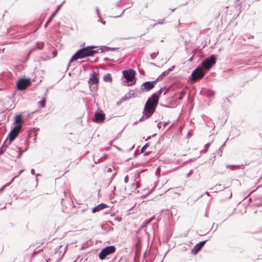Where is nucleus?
<instances>
[{
  "label": "nucleus",
  "instance_id": "nucleus-61",
  "mask_svg": "<svg viewBox=\"0 0 262 262\" xmlns=\"http://www.w3.org/2000/svg\"><path fill=\"white\" fill-rule=\"evenodd\" d=\"M261 248H262V247H261Z\"/></svg>",
  "mask_w": 262,
  "mask_h": 262
},
{
  "label": "nucleus",
  "instance_id": "nucleus-59",
  "mask_svg": "<svg viewBox=\"0 0 262 262\" xmlns=\"http://www.w3.org/2000/svg\"><path fill=\"white\" fill-rule=\"evenodd\" d=\"M171 127V126H170V127H169V128H168V130L169 128H170V127Z\"/></svg>",
  "mask_w": 262,
  "mask_h": 262
},
{
  "label": "nucleus",
  "instance_id": "nucleus-22",
  "mask_svg": "<svg viewBox=\"0 0 262 262\" xmlns=\"http://www.w3.org/2000/svg\"><path fill=\"white\" fill-rule=\"evenodd\" d=\"M7 140H8L6 139V140L5 141V142H4V143L2 145V147H3L4 149H5V148L6 149V148L10 144V143H9V142L7 143Z\"/></svg>",
  "mask_w": 262,
  "mask_h": 262
},
{
  "label": "nucleus",
  "instance_id": "nucleus-11",
  "mask_svg": "<svg viewBox=\"0 0 262 262\" xmlns=\"http://www.w3.org/2000/svg\"><path fill=\"white\" fill-rule=\"evenodd\" d=\"M206 242V241H203L197 244L192 249V252L194 254H196L201 249V248L205 244Z\"/></svg>",
  "mask_w": 262,
  "mask_h": 262
},
{
  "label": "nucleus",
  "instance_id": "nucleus-4",
  "mask_svg": "<svg viewBox=\"0 0 262 262\" xmlns=\"http://www.w3.org/2000/svg\"><path fill=\"white\" fill-rule=\"evenodd\" d=\"M21 125H16L11 130L8 134L7 140H9V143H11L19 134L21 129Z\"/></svg>",
  "mask_w": 262,
  "mask_h": 262
},
{
  "label": "nucleus",
  "instance_id": "nucleus-32",
  "mask_svg": "<svg viewBox=\"0 0 262 262\" xmlns=\"http://www.w3.org/2000/svg\"><path fill=\"white\" fill-rule=\"evenodd\" d=\"M57 12H58V11H56V10H55L54 12V13L51 15V18H53L55 16V15L56 14V13Z\"/></svg>",
  "mask_w": 262,
  "mask_h": 262
},
{
  "label": "nucleus",
  "instance_id": "nucleus-16",
  "mask_svg": "<svg viewBox=\"0 0 262 262\" xmlns=\"http://www.w3.org/2000/svg\"><path fill=\"white\" fill-rule=\"evenodd\" d=\"M67 246L63 247V246H60L59 247L58 251L60 253H62V255H63L66 251V248Z\"/></svg>",
  "mask_w": 262,
  "mask_h": 262
},
{
  "label": "nucleus",
  "instance_id": "nucleus-14",
  "mask_svg": "<svg viewBox=\"0 0 262 262\" xmlns=\"http://www.w3.org/2000/svg\"><path fill=\"white\" fill-rule=\"evenodd\" d=\"M22 116L21 114L17 115L15 117L14 123L17 125H21Z\"/></svg>",
  "mask_w": 262,
  "mask_h": 262
},
{
  "label": "nucleus",
  "instance_id": "nucleus-28",
  "mask_svg": "<svg viewBox=\"0 0 262 262\" xmlns=\"http://www.w3.org/2000/svg\"><path fill=\"white\" fill-rule=\"evenodd\" d=\"M214 92H212V91H209V93H208L207 95L209 96V97H212L214 95Z\"/></svg>",
  "mask_w": 262,
  "mask_h": 262
},
{
  "label": "nucleus",
  "instance_id": "nucleus-8",
  "mask_svg": "<svg viewBox=\"0 0 262 262\" xmlns=\"http://www.w3.org/2000/svg\"><path fill=\"white\" fill-rule=\"evenodd\" d=\"M123 75L127 81H133L135 77V71L132 69L123 71Z\"/></svg>",
  "mask_w": 262,
  "mask_h": 262
},
{
  "label": "nucleus",
  "instance_id": "nucleus-49",
  "mask_svg": "<svg viewBox=\"0 0 262 262\" xmlns=\"http://www.w3.org/2000/svg\"><path fill=\"white\" fill-rule=\"evenodd\" d=\"M106 50H108L109 48L108 47H103Z\"/></svg>",
  "mask_w": 262,
  "mask_h": 262
},
{
  "label": "nucleus",
  "instance_id": "nucleus-41",
  "mask_svg": "<svg viewBox=\"0 0 262 262\" xmlns=\"http://www.w3.org/2000/svg\"><path fill=\"white\" fill-rule=\"evenodd\" d=\"M52 18H51V17L50 16V18H49V19L48 20V21H47V23H50V22L52 20Z\"/></svg>",
  "mask_w": 262,
  "mask_h": 262
},
{
  "label": "nucleus",
  "instance_id": "nucleus-30",
  "mask_svg": "<svg viewBox=\"0 0 262 262\" xmlns=\"http://www.w3.org/2000/svg\"><path fill=\"white\" fill-rule=\"evenodd\" d=\"M5 148L4 149L3 147H1L0 148V155H2V154H3L4 152L5 151Z\"/></svg>",
  "mask_w": 262,
  "mask_h": 262
},
{
  "label": "nucleus",
  "instance_id": "nucleus-6",
  "mask_svg": "<svg viewBox=\"0 0 262 262\" xmlns=\"http://www.w3.org/2000/svg\"><path fill=\"white\" fill-rule=\"evenodd\" d=\"M215 62L214 56L212 55L209 58H206L201 62V68L205 70H209L215 63Z\"/></svg>",
  "mask_w": 262,
  "mask_h": 262
},
{
  "label": "nucleus",
  "instance_id": "nucleus-40",
  "mask_svg": "<svg viewBox=\"0 0 262 262\" xmlns=\"http://www.w3.org/2000/svg\"><path fill=\"white\" fill-rule=\"evenodd\" d=\"M174 66H173V67H171L170 68H169V69H168L167 71H168V73H169L170 71H172V70H173V69L174 68Z\"/></svg>",
  "mask_w": 262,
  "mask_h": 262
},
{
  "label": "nucleus",
  "instance_id": "nucleus-3",
  "mask_svg": "<svg viewBox=\"0 0 262 262\" xmlns=\"http://www.w3.org/2000/svg\"><path fill=\"white\" fill-rule=\"evenodd\" d=\"M158 81V79L154 81H146L142 84L140 89H136V92L141 94L144 92H148L152 89Z\"/></svg>",
  "mask_w": 262,
  "mask_h": 262
},
{
  "label": "nucleus",
  "instance_id": "nucleus-20",
  "mask_svg": "<svg viewBox=\"0 0 262 262\" xmlns=\"http://www.w3.org/2000/svg\"><path fill=\"white\" fill-rule=\"evenodd\" d=\"M46 99L42 98V99L39 102L40 105L42 107H45L46 105Z\"/></svg>",
  "mask_w": 262,
  "mask_h": 262
},
{
  "label": "nucleus",
  "instance_id": "nucleus-55",
  "mask_svg": "<svg viewBox=\"0 0 262 262\" xmlns=\"http://www.w3.org/2000/svg\"><path fill=\"white\" fill-rule=\"evenodd\" d=\"M214 126H215V125H214V124H213L211 125V127H214Z\"/></svg>",
  "mask_w": 262,
  "mask_h": 262
},
{
  "label": "nucleus",
  "instance_id": "nucleus-39",
  "mask_svg": "<svg viewBox=\"0 0 262 262\" xmlns=\"http://www.w3.org/2000/svg\"><path fill=\"white\" fill-rule=\"evenodd\" d=\"M31 173L32 174H34L35 173V170L34 169H31Z\"/></svg>",
  "mask_w": 262,
  "mask_h": 262
},
{
  "label": "nucleus",
  "instance_id": "nucleus-56",
  "mask_svg": "<svg viewBox=\"0 0 262 262\" xmlns=\"http://www.w3.org/2000/svg\"><path fill=\"white\" fill-rule=\"evenodd\" d=\"M176 9H172V11H174Z\"/></svg>",
  "mask_w": 262,
  "mask_h": 262
},
{
  "label": "nucleus",
  "instance_id": "nucleus-48",
  "mask_svg": "<svg viewBox=\"0 0 262 262\" xmlns=\"http://www.w3.org/2000/svg\"><path fill=\"white\" fill-rule=\"evenodd\" d=\"M48 24H49V23H47V22H46V24H45V28H47V26L48 25Z\"/></svg>",
  "mask_w": 262,
  "mask_h": 262
},
{
  "label": "nucleus",
  "instance_id": "nucleus-1",
  "mask_svg": "<svg viewBox=\"0 0 262 262\" xmlns=\"http://www.w3.org/2000/svg\"><path fill=\"white\" fill-rule=\"evenodd\" d=\"M159 97L158 95L154 93L146 101L143 112L142 117L139 119L142 121L144 119H147L151 116L155 112L157 105L158 103Z\"/></svg>",
  "mask_w": 262,
  "mask_h": 262
},
{
  "label": "nucleus",
  "instance_id": "nucleus-7",
  "mask_svg": "<svg viewBox=\"0 0 262 262\" xmlns=\"http://www.w3.org/2000/svg\"><path fill=\"white\" fill-rule=\"evenodd\" d=\"M205 75V72L201 67L196 68L191 74L192 80L196 81L202 78Z\"/></svg>",
  "mask_w": 262,
  "mask_h": 262
},
{
  "label": "nucleus",
  "instance_id": "nucleus-52",
  "mask_svg": "<svg viewBox=\"0 0 262 262\" xmlns=\"http://www.w3.org/2000/svg\"><path fill=\"white\" fill-rule=\"evenodd\" d=\"M161 89H160V90L158 91V93H159V94H160V93H161Z\"/></svg>",
  "mask_w": 262,
  "mask_h": 262
},
{
  "label": "nucleus",
  "instance_id": "nucleus-34",
  "mask_svg": "<svg viewBox=\"0 0 262 262\" xmlns=\"http://www.w3.org/2000/svg\"><path fill=\"white\" fill-rule=\"evenodd\" d=\"M103 60L104 61H114L113 59H109L108 58H104Z\"/></svg>",
  "mask_w": 262,
  "mask_h": 262
},
{
  "label": "nucleus",
  "instance_id": "nucleus-2",
  "mask_svg": "<svg viewBox=\"0 0 262 262\" xmlns=\"http://www.w3.org/2000/svg\"><path fill=\"white\" fill-rule=\"evenodd\" d=\"M94 46H89L78 50L70 60V63L78 59H82L85 57L93 56L94 54L98 53V50H94Z\"/></svg>",
  "mask_w": 262,
  "mask_h": 262
},
{
  "label": "nucleus",
  "instance_id": "nucleus-26",
  "mask_svg": "<svg viewBox=\"0 0 262 262\" xmlns=\"http://www.w3.org/2000/svg\"><path fill=\"white\" fill-rule=\"evenodd\" d=\"M164 23V19L159 20L157 23H155L154 26L157 25L158 24H163Z\"/></svg>",
  "mask_w": 262,
  "mask_h": 262
},
{
  "label": "nucleus",
  "instance_id": "nucleus-21",
  "mask_svg": "<svg viewBox=\"0 0 262 262\" xmlns=\"http://www.w3.org/2000/svg\"><path fill=\"white\" fill-rule=\"evenodd\" d=\"M185 93H185V91H182V92H181V94L179 95V97H178V99H179V100H182V99L183 98V97H184V95H185Z\"/></svg>",
  "mask_w": 262,
  "mask_h": 262
},
{
  "label": "nucleus",
  "instance_id": "nucleus-50",
  "mask_svg": "<svg viewBox=\"0 0 262 262\" xmlns=\"http://www.w3.org/2000/svg\"><path fill=\"white\" fill-rule=\"evenodd\" d=\"M135 83V81H134V83H130V84H128L127 85H132L134 84Z\"/></svg>",
  "mask_w": 262,
  "mask_h": 262
},
{
  "label": "nucleus",
  "instance_id": "nucleus-13",
  "mask_svg": "<svg viewBox=\"0 0 262 262\" xmlns=\"http://www.w3.org/2000/svg\"><path fill=\"white\" fill-rule=\"evenodd\" d=\"M107 205L104 203H101L99 204L98 205L95 206L92 209V212L93 213L96 212L97 211H99L106 207H107Z\"/></svg>",
  "mask_w": 262,
  "mask_h": 262
},
{
  "label": "nucleus",
  "instance_id": "nucleus-42",
  "mask_svg": "<svg viewBox=\"0 0 262 262\" xmlns=\"http://www.w3.org/2000/svg\"><path fill=\"white\" fill-rule=\"evenodd\" d=\"M150 221H148V222H147L145 223H144V225H143V226H144V227L146 226L148 223H150Z\"/></svg>",
  "mask_w": 262,
  "mask_h": 262
},
{
  "label": "nucleus",
  "instance_id": "nucleus-38",
  "mask_svg": "<svg viewBox=\"0 0 262 262\" xmlns=\"http://www.w3.org/2000/svg\"><path fill=\"white\" fill-rule=\"evenodd\" d=\"M24 171V169H22V170H20L19 172V174L18 176H16L15 177V178H16V177H17L20 173H21L23 171Z\"/></svg>",
  "mask_w": 262,
  "mask_h": 262
},
{
  "label": "nucleus",
  "instance_id": "nucleus-57",
  "mask_svg": "<svg viewBox=\"0 0 262 262\" xmlns=\"http://www.w3.org/2000/svg\"><path fill=\"white\" fill-rule=\"evenodd\" d=\"M225 187H224V186H223V187H222V189H225Z\"/></svg>",
  "mask_w": 262,
  "mask_h": 262
},
{
  "label": "nucleus",
  "instance_id": "nucleus-44",
  "mask_svg": "<svg viewBox=\"0 0 262 262\" xmlns=\"http://www.w3.org/2000/svg\"><path fill=\"white\" fill-rule=\"evenodd\" d=\"M192 174V172L191 171H190L187 174V177H189L191 174Z\"/></svg>",
  "mask_w": 262,
  "mask_h": 262
},
{
  "label": "nucleus",
  "instance_id": "nucleus-43",
  "mask_svg": "<svg viewBox=\"0 0 262 262\" xmlns=\"http://www.w3.org/2000/svg\"><path fill=\"white\" fill-rule=\"evenodd\" d=\"M98 21L101 22L103 25L105 24V21H102L101 18H99V20Z\"/></svg>",
  "mask_w": 262,
  "mask_h": 262
},
{
  "label": "nucleus",
  "instance_id": "nucleus-37",
  "mask_svg": "<svg viewBox=\"0 0 262 262\" xmlns=\"http://www.w3.org/2000/svg\"><path fill=\"white\" fill-rule=\"evenodd\" d=\"M157 127L160 129L161 127V122H159L157 124Z\"/></svg>",
  "mask_w": 262,
  "mask_h": 262
},
{
  "label": "nucleus",
  "instance_id": "nucleus-36",
  "mask_svg": "<svg viewBox=\"0 0 262 262\" xmlns=\"http://www.w3.org/2000/svg\"><path fill=\"white\" fill-rule=\"evenodd\" d=\"M168 123H169L168 121L164 122L163 125L164 127H165Z\"/></svg>",
  "mask_w": 262,
  "mask_h": 262
},
{
  "label": "nucleus",
  "instance_id": "nucleus-45",
  "mask_svg": "<svg viewBox=\"0 0 262 262\" xmlns=\"http://www.w3.org/2000/svg\"><path fill=\"white\" fill-rule=\"evenodd\" d=\"M234 166H235V165H228L227 167H231H231H233Z\"/></svg>",
  "mask_w": 262,
  "mask_h": 262
},
{
  "label": "nucleus",
  "instance_id": "nucleus-19",
  "mask_svg": "<svg viewBox=\"0 0 262 262\" xmlns=\"http://www.w3.org/2000/svg\"><path fill=\"white\" fill-rule=\"evenodd\" d=\"M168 74V71H165L164 72H163L159 76V77H158L157 79H158V80L160 79V78H162L163 76H166V75H167Z\"/></svg>",
  "mask_w": 262,
  "mask_h": 262
},
{
  "label": "nucleus",
  "instance_id": "nucleus-24",
  "mask_svg": "<svg viewBox=\"0 0 262 262\" xmlns=\"http://www.w3.org/2000/svg\"><path fill=\"white\" fill-rule=\"evenodd\" d=\"M210 145V143H208L207 144H206L205 145V147H204V152L205 153L206 152H207L208 151V149Z\"/></svg>",
  "mask_w": 262,
  "mask_h": 262
},
{
  "label": "nucleus",
  "instance_id": "nucleus-53",
  "mask_svg": "<svg viewBox=\"0 0 262 262\" xmlns=\"http://www.w3.org/2000/svg\"><path fill=\"white\" fill-rule=\"evenodd\" d=\"M148 155V152H145V153L144 154V156H146V155Z\"/></svg>",
  "mask_w": 262,
  "mask_h": 262
},
{
  "label": "nucleus",
  "instance_id": "nucleus-17",
  "mask_svg": "<svg viewBox=\"0 0 262 262\" xmlns=\"http://www.w3.org/2000/svg\"><path fill=\"white\" fill-rule=\"evenodd\" d=\"M15 177H14V178L12 179V180H11V181L10 183H7V184H5V185H4V186H3V187L0 189V193H1V192H3V191L4 190V189H5L6 187H7L9 186L10 185V184H11V183L13 181V180H14V179H15Z\"/></svg>",
  "mask_w": 262,
  "mask_h": 262
},
{
  "label": "nucleus",
  "instance_id": "nucleus-54",
  "mask_svg": "<svg viewBox=\"0 0 262 262\" xmlns=\"http://www.w3.org/2000/svg\"><path fill=\"white\" fill-rule=\"evenodd\" d=\"M206 194L207 195H209V192H206Z\"/></svg>",
  "mask_w": 262,
  "mask_h": 262
},
{
  "label": "nucleus",
  "instance_id": "nucleus-9",
  "mask_svg": "<svg viewBox=\"0 0 262 262\" xmlns=\"http://www.w3.org/2000/svg\"><path fill=\"white\" fill-rule=\"evenodd\" d=\"M29 82L28 79H21L16 83L17 88L19 90H24L29 85Z\"/></svg>",
  "mask_w": 262,
  "mask_h": 262
},
{
  "label": "nucleus",
  "instance_id": "nucleus-31",
  "mask_svg": "<svg viewBox=\"0 0 262 262\" xmlns=\"http://www.w3.org/2000/svg\"><path fill=\"white\" fill-rule=\"evenodd\" d=\"M17 149L19 150V153H18L17 158H20L21 157V152L20 151V148L18 147Z\"/></svg>",
  "mask_w": 262,
  "mask_h": 262
},
{
  "label": "nucleus",
  "instance_id": "nucleus-47",
  "mask_svg": "<svg viewBox=\"0 0 262 262\" xmlns=\"http://www.w3.org/2000/svg\"><path fill=\"white\" fill-rule=\"evenodd\" d=\"M127 179V176H126V177H125V178H124V181H125V183H126Z\"/></svg>",
  "mask_w": 262,
  "mask_h": 262
},
{
  "label": "nucleus",
  "instance_id": "nucleus-5",
  "mask_svg": "<svg viewBox=\"0 0 262 262\" xmlns=\"http://www.w3.org/2000/svg\"><path fill=\"white\" fill-rule=\"evenodd\" d=\"M116 248L114 246H109L103 248L99 254V257L100 259H104L110 254L115 252Z\"/></svg>",
  "mask_w": 262,
  "mask_h": 262
},
{
  "label": "nucleus",
  "instance_id": "nucleus-25",
  "mask_svg": "<svg viewBox=\"0 0 262 262\" xmlns=\"http://www.w3.org/2000/svg\"><path fill=\"white\" fill-rule=\"evenodd\" d=\"M43 45L44 43L42 42L37 43V48L39 49H41L43 48Z\"/></svg>",
  "mask_w": 262,
  "mask_h": 262
},
{
  "label": "nucleus",
  "instance_id": "nucleus-10",
  "mask_svg": "<svg viewBox=\"0 0 262 262\" xmlns=\"http://www.w3.org/2000/svg\"><path fill=\"white\" fill-rule=\"evenodd\" d=\"M105 119V114L104 113H100L96 112L95 114V118L94 121L99 123L103 122Z\"/></svg>",
  "mask_w": 262,
  "mask_h": 262
},
{
  "label": "nucleus",
  "instance_id": "nucleus-35",
  "mask_svg": "<svg viewBox=\"0 0 262 262\" xmlns=\"http://www.w3.org/2000/svg\"><path fill=\"white\" fill-rule=\"evenodd\" d=\"M123 101V99H122V100H120L119 101H118L117 102V105H120Z\"/></svg>",
  "mask_w": 262,
  "mask_h": 262
},
{
  "label": "nucleus",
  "instance_id": "nucleus-23",
  "mask_svg": "<svg viewBox=\"0 0 262 262\" xmlns=\"http://www.w3.org/2000/svg\"><path fill=\"white\" fill-rule=\"evenodd\" d=\"M149 144L148 143H146L145 145H144L141 148V152H143L144 150L146 149V148L149 146Z\"/></svg>",
  "mask_w": 262,
  "mask_h": 262
},
{
  "label": "nucleus",
  "instance_id": "nucleus-58",
  "mask_svg": "<svg viewBox=\"0 0 262 262\" xmlns=\"http://www.w3.org/2000/svg\"><path fill=\"white\" fill-rule=\"evenodd\" d=\"M136 184H137V187H138V184L137 183Z\"/></svg>",
  "mask_w": 262,
  "mask_h": 262
},
{
  "label": "nucleus",
  "instance_id": "nucleus-27",
  "mask_svg": "<svg viewBox=\"0 0 262 262\" xmlns=\"http://www.w3.org/2000/svg\"><path fill=\"white\" fill-rule=\"evenodd\" d=\"M96 11L97 15L98 17L100 19L101 15H100V13L99 12V9L98 7L96 8Z\"/></svg>",
  "mask_w": 262,
  "mask_h": 262
},
{
  "label": "nucleus",
  "instance_id": "nucleus-51",
  "mask_svg": "<svg viewBox=\"0 0 262 262\" xmlns=\"http://www.w3.org/2000/svg\"><path fill=\"white\" fill-rule=\"evenodd\" d=\"M217 186H219V187L221 186V184H219V185H215V187H217Z\"/></svg>",
  "mask_w": 262,
  "mask_h": 262
},
{
  "label": "nucleus",
  "instance_id": "nucleus-60",
  "mask_svg": "<svg viewBox=\"0 0 262 262\" xmlns=\"http://www.w3.org/2000/svg\"><path fill=\"white\" fill-rule=\"evenodd\" d=\"M261 187H262V186Z\"/></svg>",
  "mask_w": 262,
  "mask_h": 262
},
{
  "label": "nucleus",
  "instance_id": "nucleus-46",
  "mask_svg": "<svg viewBox=\"0 0 262 262\" xmlns=\"http://www.w3.org/2000/svg\"><path fill=\"white\" fill-rule=\"evenodd\" d=\"M39 176V174H36V181H38V179H37V177Z\"/></svg>",
  "mask_w": 262,
  "mask_h": 262
},
{
  "label": "nucleus",
  "instance_id": "nucleus-18",
  "mask_svg": "<svg viewBox=\"0 0 262 262\" xmlns=\"http://www.w3.org/2000/svg\"><path fill=\"white\" fill-rule=\"evenodd\" d=\"M225 193H226L227 197L228 199H230L232 196V193L230 190H227L224 192Z\"/></svg>",
  "mask_w": 262,
  "mask_h": 262
},
{
  "label": "nucleus",
  "instance_id": "nucleus-12",
  "mask_svg": "<svg viewBox=\"0 0 262 262\" xmlns=\"http://www.w3.org/2000/svg\"><path fill=\"white\" fill-rule=\"evenodd\" d=\"M89 83L90 84H97L99 82V79L97 76L96 73H93L91 76L89 80Z\"/></svg>",
  "mask_w": 262,
  "mask_h": 262
},
{
  "label": "nucleus",
  "instance_id": "nucleus-29",
  "mask_svg": "<svg viewBox=\"0 0 262 262\" xmlns=\"http://www.w3.org/2000/svg\"><path fill=\"white\" fill-rule=\"evenodd\" d=\"M225 143H224V144L222 145V146L219 149V151H220V152L221 153V155L222 154V153L223 152V147L225 146Z\"/></svg>",
  "mask_w": 262,
  "mask_h": 262
},
{
  "label": "nucleus",
  "instance_id": "nucleus-33",
  "mask_svg": "<svg viewBox=\"0 0 262 262\" xmlns=\"http://www.w3.org/2000/svg\"><path fill=\"white\" fill-rule=\"evenodd\" d=\"M63 3H64V2L62 4H61L60 5L58 6V7H57V9L56 10V11H58L60 10V8H61V6H62V5L63 4Z\"/></svg>",
  "mask_w": 262,
  "mask_h": 262
},
{
  "label": "nucleus",
  "instance_id": "nucleus-15",
  "mask_svg": "<svg viewBox=\"0 0 262 262\" xmlns=\"http://www.w3.org/2000/svg\"><path fill=\"white\" fill-rule=\"evenodd\" d=\"M103 79L105 82H110L112 81V78L111 75L110 73H107L104 75Z\"/></svg>",
  "mask_w": 262,
  "mask_h": 262
}]
</instances>
